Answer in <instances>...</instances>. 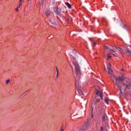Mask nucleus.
Returning a JSON list of instances; mask_svg holds the SVG:
<instances>
[{
	"mask_svg": "<svg viewBox=\"0 0 131 131\" xmlns=\"http://www.w3.org/2000/svg\"><path fill=\"white\" fill-rule=\"evenodd\" d=\"M96 95H97V96L95 97V99H94V101L92 102V113L94 111V108L95 107V104H97V103H99L101 101V99L102 100H103V92L102 91H98V90H96V92H95ZM100 97V98H99L98 97Z\"/></svg>",
	"mask_w": 131,
	"mask_h": 131,
	"instance_id": "obj_1",
	"label": "nucleus"
},
{
	"mask_svg": "<svg viewBox=\"0 0 131 131\" xmlns=\"http://www.w3.org/2000/svg\"><path fill=\"white\" fill-rule=\"evenodd\" d=\"M54 11L56 15V16L59 19L60 21L62 22L61 19H60L59 17L63 16V13L61 12V9L59 8L58 7H56L54 9Z\"/></svg>",
	"mask_w": 131,
	"mask_h": 131,
	"instance_id": "obj_2",
	"label": "nucleus"
},
{
	"mask_svg": "<svg viewBox=\"0 0 131 131\" xmlns=\"http://www.w3.org/2000/svg\"><path fill=\"white\" fill-rule=\"evenodd\" d=\"M73 64L75 66L76 75L77 77H80L81 75V70L80 67L77 62H73Z\"/></svg>",
	"mask_w": 131,
	"mask_h": 131,
	"instance_id": "obj_3",
	"label": "nucleus"
},
{
	"mask_svg": "<svg viewBox=\"0 0 131 131\" xmlns=\"http://www.w3.org/2000/svg\"><path fill=\"white\" fill-rule=\"evenodd\" d=\"M116 49L118 51H120L121 53L124 54L125 56H131V51L128 48H126L124 51L121 48H117Z\"/></svg>",
	"mask_w": 131,
	"mask_h": 131,
	"instance_id": "obj_4",
	"label": "nucleus"
},
{
	"mask_svg": "<svg viewBox=\"0 0 131 131\" xmlns=\"http://www.w3.org/2000/svg\"><path fill=\"white\" fill-rule=\"evenodd\" d=\"M115 79L117 81H126V82H129L130 81V79L129 78H127L125 77L124 75H122L121 76H119L118 77H115Z\"/></svg>",
	"mask_w": 131,
	"mask_h": 131,
	"instance_id": "obj_5",
	"label": "nucleus"
},
{
	"mask_svg": "<svg viewBox=\"0 0 131 131\" xmlns=\"http://www.w3.org/2000/svg\"><path fill=\"white\" fill-rule=\"evenodd\" d=\"M49 21L51 24V26L55 27L58 25V23L55 21V18L54 17H50Z\"/></svg>",
	"mask_w": 131,
	"mask_h": 131,
	"instance_id": "obj_6",
	"label": "nucleus"
},
{
	"mask_svg": "<svg viewBox=\"0 0 131 131\" xmlns=\"http://www.w3.org/2000/svg\"><path fill=\"white\" fill-rule=\"evenodd\" d=\"M75 85H76V88L78 92H79V94H82V95H83V93L82 91V87L81 86V83L76 82Z\"/></svg>",
	"mask_w": 131,
	"mask_h": 131,
	"instance_id": "obj_7",
	"label": "nucleus"
},
{
	"mask_svg": "<svg viewBox=\"0 0 131 131\" xmlns=\"http://www.w3.org/2000/svg\"><path fill=\"white\" fill-rule=\"evenodd\" d=\"M105 49H106V50H109V51L111 53V54H112L114 56H116L114 54H113V52H115V53L116 52L115 51H114L112 49H110L109 47L108 46H105Z\"/></svg>",
	"mask_w": 131,
	"mask_h": 131,
	"instance_id": "obj_8",
	"label": "nucleus"
},
{
	"mask_svg": "<svg viewBox=\"0 0 131 131\" xmlns=\"http://www.w3.org/2000/svg\"><path fill=\"white\" fill-rule=\"evenodd\" d=\"M108 73L111 75H113V71L109 67H107Z\"/></svg>",
	"mask_w": 131,
	"mask_h": 131,
	"instance_id": "obj_9",
	"label": "nucleus"
},
{
	"mask_svg": "<svg viewBox=\"0 0 131 131\" xmlns=\"http://www.w3.org/2000/svg\"><path fill=\"white\" fill-rule=\"evenodd\" d=\"M123 85L125 86V89H129V88H130V84H126L125 83H124L123 84Z\"/></svg>",
	"mask_w": 131,
	"mask_h": 131,
	"instance_id": "obj_10",
	"label": "nucleus"
},
{
	"mask_svg": "<svg viewBox=\"0 0 131 131\" xmlns=\"http://www.w3.org/2000/svg\"><path fill=\"white\" fill-rule=\"evenodd\" d=\"M72 17H71V16H68L67 17V22L71 23V22H72Z\"/></svg>",
	"mask_w": 131,
	"mask_h": 131,
	"instance_id": "obj_11",
	"label": "nucleus"
},
{
	"mask_svg": "<svg viewBox=\"0 0 131 131\" xmlns=\"http://www.w3.org/2000/svg\"><path fill=\"white\" fill-rule=\"evenodd\" d=\"M65 5L68 7L69 9H72V6L69 3L67 2L65 3Z\"/></svg>",
	"mask_w": 131,
	"mask_h": 131,
	"instance_id": "obj_12",
	"label": "nucleus"
},
{
	"mask_svg": "<svg viewBox=\"0 0 131 131\" xmlns=\"http://www.w3.org/2000/svg\"><path fill=\"white\" fill-rule=\"evenodd\" d=\"M109 99L107 98H104V102L106 103V104H109Z\"/></svg>",
	"mask_w": 131,
	"mask_h": 131,
	"instance_id": "obj_13",
	"label": "nucleus"
},
{
	"mask_svg": "<svg viewBox=\"0 0 131 131\" xmlns=\"http://www.w3.org/2000/svg\"><path fill=\"white\" fill-rule=\"evenodd\" d=\"M65 129H66L65 125H62V126H61L60 131H64Z\"/></svg>",
	"mask_w": 131,
	"mask_h": 131,
	"instance_id": "obj_14",
	"label": "nucleus"
},
{
	"mask_svg": "<svg viewBox=\"0 0 131 131\" xmlns=\"http://www.w3.org/2000/svg\"><path fill=\"white\" fill-rule=\"evenodd\" d=\"M51 14V12L47 10L46 11V13H45V14L47 15V16H48V15H50Z\"/></svg>",
	"mask_w": 131,
	"mask_h": 131,
	"instance_id": "obj_15",
	"label": "nucleus"
},
{
	"mask_svg": "<svg viewBox=\"0 0 131 131\" xmlns=\"http://www.w3.org/2000/svg\"><path fill=\"white\" fill-rule=\"evenodd\" d=\"M28 93V91H26L24 93V94L22 95H21V97H22V96H26V95H27Z\"/></svg>",
	"mask_w": 131,
	"mask_h": 131,
	"instance_id": "obj_16",
	"label": "nucleus"
},
{
	"mask_svg": "<svg viewBox=\"0 0 131 131\" xmlns=\"http://www.w3.org/2000/svg\"><path fill=\"white\" fill-rule=\"evenodd\" d=\"M119 82H115L114 85H116L117 86H119Z\"/></svg>",
	"mask_w": 131,
	"mask_h": 131,
	"instance_id": "obj_17",
	"label": "nucleus"
},
{
	"mask_svg": "<svg viewBox=\"0 0 131 131\" xmlns=\"http://www.w3.org/2000/svg\"><path fill=\"white\" fill-rule=\"evenodd\" d=\"M105 117H106L105 116H103L102 117V121H105Z\"/></svg>",
	"mask_w": 131,
	"mask_h": 131,
	"instance_id": "obj_18",
	"label": "nucleus"
},
{
	"mask_svg": "<svg viewBox=\"0 0 131 131\" xmlns=\"http://www.w3.org/2000/svg\"><path fill=\"white\" fill-rule=\"evenodd\" d=\"M10 81H13L12 80H10V79H8L6 81V82H10Z\"/></svg>",
	"mask_w": 131,
	"mask_h": 131,
	"instance_id": "obj_19",
	"label": "nucleus"
},
{
	"mask_svg": "<svg viewBox=\"0 0 131 131\" xmlns=\"http://www.w3.org/2000/svg\"><path fill=\"white\" fill-rule=\"evenodd\" d=\"M58 71H57V73H56V78H58Z\"/></svg>",
	"mask_w": 131,
	"mask_h": 131,
	"instance_id": "obj_20",
	"label": "nucleus"
},
{
	"mask_svg": "<svg viewBox=\"0 0 131 131\" xmlns=\"http://www.w3.org/2000/svg\"><path fill=\"white\" fill-rule=\"evenodd\" d=\"M31 8H32V6H27L28 9H30Z\"/></svg>",
	"mask_w": 131,
	"mask_h": 131,
	"instance_id": "obj_21",
	"label": "nucleus"
},
{
	"mask_svg": "<svg viewBox=\"0 0 131 131\" xmlns=\"http://www.w3.org/2000/svg\"><path fill=\"white\" fill-rule=\"evenodd\" d=\"M96 42H93V46H96Z\"/></svg>",
	"mask_w": 131,
	"mask_h": 131,
	"instance_id": "obj_22",
	"label": "nucleus"
},
{
	"mask_svg": "<svg viewBox=\"0 0 131 131\" xmlns=\"http://www.w3.org/2000/svg\"><path fill=\"white\" fill-rule=\"evenodd\" d=\"M112 57V56H110V55H108L107 56V60H108L109 59V58H111Z\"/></svg>",
	"mask_w": 131,
	"mask_h": 131,
	"instance_id": "obj_23",
	"label": "nucleus"
},
{
	"mask_svg": "<svg viewBox=\"0 0 131 131\" xmlns=\"http://www.w3.org/2000/svg\"><path fill=\"white\" fill-rule=\"evenodd\" d=\"M100 131H103V127H100Z\"/></svg>",
	"mask_w": 131,
	"mask_h": 131,
	"instance_id": "obj_24",
	"label": "nucleus"
},
{
	"mask_svg": "<svg viewBox=\"0 0 131 131\" xmlns=\"http://www.w3.org/2000/svg\"><path fill=\"white\" fill-rule=\"evenodd\" d=\"M20 6H21V4H19V6L16 8H19L20 7Z\"/></svg>",
	"mask_w": 131,
	"mask_h": 131,
	"instance_id": "obj_25",
	"label": "nucleus"
},
{
	"mask_svg": "<svg viewBox=\"0 0 131 131\" xmlns=\"http://www.w3.org/2000/svg\"><path fill=\"white\" fill-rule=\"evenodd\" d=\"M21 2H23V0H20L19 1V4H21V5L22 4Z\"/></svg>",
	"mask_w": 131,
	"mask_h": 131,
	"instance_id": "obj_26",
	"label": "nucleus"
},
{
	"mask_svg": "<svg viewBox=\"0 0 131 131\" xmlns=\"http://www.w3.org/2000/svg\"><path fill=\"white\" fill-rule=\"evenodd\" d=\"M15 10L16 11L18 12V9L16 8L15 9Z\"/></svg>",
	"mask_w": 131,
	"mask_h": 131,
	"instance_id": "obj_27",
	"label": "nucleus"
},
{
	"mask_svg": "<svg viewBox=\"0 0 131 131\" xmlns=\"http://www.w3.org/2000/svg\"><path fill=\"white\" fill-rule=\"evenodd\" d=\"M123 28L124 29L126 28V26H125V25L123 26Z\"/></svg>",
	"mask_w": 131,
	"mask_h": 131,
	"instance_id": "obj_28",
	"label": "nucleus"
},
{
	"mask_svg": "<svg viewBox=\"0 0 131 131\" xmlns=\"http://www.w3.org/2000/svg\"><path fill=\"white\" fill-rule=\"evenodd\" d=\"M55 69H56V72H57V71H58L57 68H55Z\"/></svg>",
	"mask_w": 131,
	"mask_h": 131,
	"instance_id": "obj_29",
	"label": "nucleus"
},
{
	"mask_svg": "<svg viewBox=\"0 0 131 131\" xmlns=\"http://www.w3.org/2000/svg\"><path fill=\"white\" fill-rule=\"evenodd\" d=\"M121 71H124V69H122L121 70Z\"/></svg>",
	"mask_w": 131,
	"mask_h": 131,
	"instance_id": "obj_30",
	"label": "nucleus"
},
{
	"mask_svg": "<svg viewBox=\"0 0 131 131\" xmlns=\"http://www.w3.org/2000/svg\"><path fill=\"white\" fill-rule=\"evenodd\" d=\"M98 108H100L101 106H100L99 105H98Z\"/></svg>",
	"mask_w": 131,
	"mask_h": 131,
	"instance_id": "obj_31",
	"label": "nucleus"
},
{
	"mask_svg": "<svg viewBox=\"0 0 131 131\" xmlns=\"http://www.w3.org/2000/svg\"><path fill=\"white\" fill-rule=\"evenodd\" d=\"M109 66H112V65H111V64H109Z\"/></svg>",
	"mask_w": 131,
	"mask_h": 131,
	"instance_id": "obj_32",
	"label": "nucleus"
},
{
	"mask_svg": "<svg viewBox=\"0 0 131 131\" xmlns=\"http://www.w3.org/2000/svg\"><path fill=\"white\" fill-rule=\"evenodd\" d=\"M92 117H93V114L92 115Z\"/></svg>",
	"mask_w": 131,
	"mask_h": 131,
	"instance_id": "obj_33",
	"label": "nucleus"
},
{
	"mask_svg": "<svg viewBox=\"0 0 131 131\" xmlns=\"http://www.w3.org/2000/svg\"><path fill=\"white\" fill-rule=\"evenodd\" d=\"M104 69H105V70H106V68H104Z\"/></svg>",
	"mask_w": 131,
	"mask_h": 131,
	"instance_id": "obj_34",
	"label": "nucleus"
},
{
	"mask_svg": "<svg viewBox=\"0 0 131 131\" xmlns=\"http://www.w3.org/2000/svg\"><path fill=\"white\" fill-rule=\"evenodd\" d=\"M30 4H32V2H30Z\"/></svg>",
	"mask_w": 131,
	"mask_h": 131,
	"instance_id": "obj_35",
	"label": "nucleus"
},
{
	"mask_svg": "<svg viewBox=\"0 0 131 131\" xmlns=\"http://www.w3.org/2000/svg\"><path fill=\"white\" fill-rule=\"evenodd\" d=\"M6 83H7V84H8V82H6Z\"/></svg>",
	"mask_w": 131,
	"mask_h": 131,
	"instance_id": "obj_36",
	"label": "nucleus"
}]
</instances>
